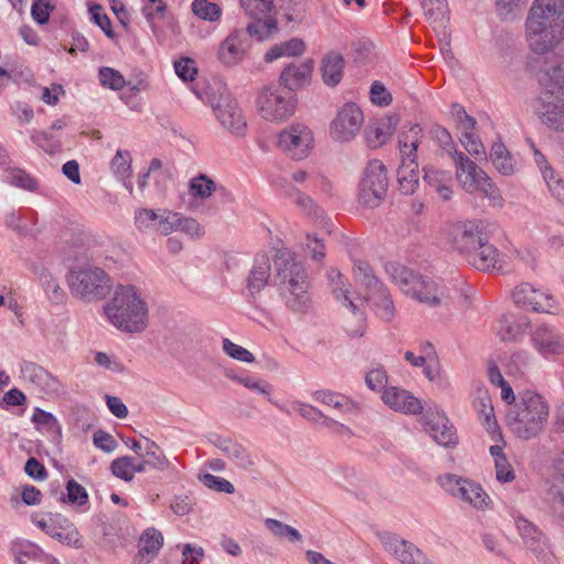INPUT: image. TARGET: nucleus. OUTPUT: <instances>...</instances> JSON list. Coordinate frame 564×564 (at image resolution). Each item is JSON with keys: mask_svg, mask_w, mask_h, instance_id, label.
Masks as SVG:
<instances>
[{"mask_svg": "<svg viewBox=\"0 0 564 564\" xmlns=\"http://www.w3.org/2000/svg\"><path fill=\"white\" fill-rule=\"evenodd\" d=\"M529 48L538 54L543 122L564 130V0H534L525 19Z\"/></svg>", "mask_w": 564, "mask_h": 564, "instance_id": "f257e3e1", "label": "nucleus"}, {"mask_svg": "<svg viewBox=\"0 0 564 564\" xmlns=\"http://www.w3.org/2000/svg\"><path fill=\"white\" fill-rule=\"evenodd\" d=\"M104 311L108 322L123 333L138 334L148 327V302L135 285L117 284Z\"/></svg>", "mask_w": 564, "mask_h": 564, "instance_id": "f03ea898", "label": "nucleus"}, {"mask_svg": "<svg viewBox=\"0 0 564 564\" xmlns=\"http://www.w3.org/2000/svg\"><path fill=\"white\" fill-rule=\"evenodd\" d=\"M274 284L285 305L294 312H306L312 303L310 282L304 264L289 250L276 251Z\"/></svg>", "mask_w": 564, "mask_h": 564, "instance_id": "7ed1b4c3", "label": "nucleus"}, {"mask_svg": "<svg viewBox=\"0 0 564 564\" xmlns=\"http://www.w3.org/2000/svg\"><path fill=\"white\" fill-rule=\"evenodd\" d=\"M65 259L77 262L67 276L69 291L75 297L91 302L104 299L110 292V278L102 269L89 263H80L82 260L98 262L94 253L87 254L82 248H76L70 249Z\"/></svg>", "mask_w": 564, "mask_h": 564, "instance_id": "20e7f679", "label": "nucleus"}, {"mask_svg": "<svg viewBox=\"0 0 564 564\" xmlns=\"http://www.w3.org/2000/svg\"><path fill=\"white\" fill-rule=\"evenodd\" d=\"M549 419V405L542 395L527 390L522 391L519 401L509 406L506 422L519 438L530 440L538 436Z\"/></svg>", "mask_w": 564, "mask_h": 564, "instance_id": "39448f33", "label": "nucleus"}, {"mask_svg": "<svg viewBox=\"0 0 564 564\" xmlns=\"http://www.w3.org/2000/svg\"><path fill=\"white\" fill-rule=\"evenodd\" d=\"M387 271L393 282L406 295L415 299L430 307L447 305L451 303V291L445 286L437 285L427 276L415 273L414 271L400 265L389 264Z\"/></svg>", "mask_w": 564, "mask_h": 564, "instance_id": "423d86ee", "label": "nucleus"}, {"mask_svg": "<svg viewBox=\"0 0 564 564\" xmlns=\"http://www.w3.org/2000/svg\"><path fill=\"white\" fill-rule=\"evenodd\" d=\"M387 271L393 282L406 295L415 299L430 307L447 305L451 303V291L445 286L437 285L427 276L415 273L414 271L400 265L389 264Z\"/></svg>", "mask_w": 564, "mask_h": 564, "instance_id": "0eeeda50", "label": "nucleus"}, {"mask_svg": "<svg viewBox=\"0 0 564 564\" xmlns=\"http://www.w3.org/2000/svg\"><path fill=\"white\" fill-rule=\"evenodd\" d=\"M456 177L467 193L480 192L494 205H502L500 191L490 177L463 152H456Z\"/></svg>", "mask_w": 564, "mask_h": 564, "instance_id": "6e6552de", "label": "nucleus"}, {"mask_svg": "<svg viewBox=\"0 0 564 564\" xmlns=\"http://www.w3.org/2000/svg\"><path fill=\"white\" fill-rule=\"evenodd\" d=\"M388 176L384 164L379 160L370 161L359 184L358 200L367 208L378 207L388 191Z\"/></svg>", "mask_w": 564, "mask_h": 564, "instance_id": "1a4fd4ad", "label": "nucleus"}, {"mask_svg": "<svg viewBox=\"0 0 564 564\" xmlns=\"http://www.w3.org/2000/svg\"><path fill=\"white\" fill-rule=\"evenodd\" d=\"M257 107L264 120L280 122L294 115L296 100L290 91L279 87H264L258 96Z\"/></svg>", "mask_w": 564, "mask_h": 564, "instance_id": "9d476101", "label": "nucleus"}, {"mask_svg": "<svg viewBox=\"0 0 564 564\" xmlns=\"http://www.w3.org/2000/svg\"><path fill=\"white\" fill-rule=\"evenodd\" d=\"M329 285L332 292L341 304L350 310L351 318L345 321V329L351 337H360L365 330V314L360 310L359 304L349 297L347 282L344 280L341 273L336 269L328 271Z\"/></svg>", "mask_w": 564, "mask_h": 564, "instance_id": "9b49d317", "label": "nucleus"}, {"mask_svg": "<svg viewBox=\"0 0 564 564\" xmlns=\"http://www.w3.org/2000/svg\"><path fill=\"white\" fill-rule=\"evenodd\" d=\"M278 148L294 160L308 156L313 147V133L304 123H292L278 134Z\"/></svg>", "mask_w": 564, "mask_h": 564, "instance_id": "f8f14e48", "label": "nucleus"}, {"mask_svg": "<svg viewBox=\"0 0 564 564\" xmlns=\"http://www.w3.org/2000/svg\"><path fill=\"white\" fill-rule=\"evenodd\" d=\"M214 112L220 124L230 133L242 137L247 130L246 117L237 100L227 91H220L212 102Z\"/></svg>", "mask_w": 564, "mask_h": 564, "instance_id": "ddd939ff", "label": "nucleus"}, {"mask_svg": "<svg viewBox=\"0 0 564 564\" xmlns=\"http://www.w3.org/2000/svg\"><path fill=\"white\" fill-rule=\"evenodd\" d=\"M440 485L453 497L468 502L476 509H485L490 503L489 496L477 484L459 478L455 475H445L440 478Z\"/></svg>", "mask_w": 564, "mask_h": 564, "instance_id": "4468645a", "label": "nucleus"}, {"mask_svg": "<svg viewBox=\"0 0 564 564\" xmlns=\"http://www.w3.org/2000/svg\"><path fill=\"white\" fill-rule=\"evenodd\" d=\"M364 123V113L354 102L345 104L330 124V137L337 142H349L356 138Z\"/></svg>", "mask_w": 564, "mask_h": 564, "instance_id": "2eb2a0df", "label": "nucleus"}, {"mask_svg": "<svg viewBox=\"0 0 564 564\" xmlns=\"http://www.w3.org/2000/svg\"><path fill=\"white\" fill-rule=\"evenodd\" d=\"M240 3L246 13L254 19V22L247 26L250 35L264 40L276 30V21L270 17L273 8L272 0H240Z\"/></svg>", "mask_w": 564, "mask_h": 564, "instance_id": "dca6fc26", "label": "nucleus"}, {"mask_svg": "<svg viewBox=\"0 0 564 564\" xmlns=\"http://www.w3.org/2000/svg\"><path fill=\"white\" fill-rule=\"evenodd\" d=\"M485 232L474 221L459 223L453 226L449 234L452 247L466 260L476 250L485 237Z\"/></svg>", "mask_w": 564, "mask_h": 564, "instance_id": "f3484780", "label": "nucleus"}, {"mask_svg": "<svg viewBox=\"0 0 564 564\" xmlns=\"http://www.w3.org/2000/svg\"><path fill=\"white\" fill-rule=\"evenodd\" d=\"M425 431L433 440L444 447H454L458 443V436L448 417L438 410H427L422 417Z\"/></svg>", "mask_w": 564, "mask_h": 564, "instance_id": "a211bd4d", "label": "nucleus"}, {"mask_svg": "<svg viewBox=\"0 0 564 564\" xmlns=\"http://www.w3.org/2000/svg\"><path fill=\"white\" fill-rule=\"evenodd\" d=\"M516 525L527 549L532 552L536 558L550 564L552 554L543 532L534 523L522 517L516 520Z\"/></svg>", "mask_w": 564, "mask_h": 564, "instance_id": "6ab92c4d", "label": "nucleus"}, {"mask_svg": "<svg viewBox=\"0 0 564 564\" xmlns=\"http://www.w3.org/2000/svg\"><path fill=\"white\" fill-rule=\"evenodd\" d=\"M512 300L519 307L541 313H552L555 300L529 283L518 285L512 292Z\"/></svg>", "mask_w": 564, "mask_h": 564, "instance_id": "aec40b11", "label": "nucleus"}, {"mask_svg": "<svg viewBox=\"0 0 564 564\" xmlns=\"http://www.w3.org/2000/svg\"><path fill=\"white\" fill-rule=\"evenodd\" d=\"M251 36L246 30H235L220 44L218 59L225 66L238 65L250 47Z\"/></svg>", "mask_w": 564, "mask_h": 564, "instance_id": "412c9836", "label": "nucleus"}, {"mask_svg": "<svg viewBox=\"0 0 564 564\" xmlns=\"http://www.w3.org/2000/svg\"><path fill=\"white\" fill-rule=\"evenodd\" d=\"M381 399L391 410L403 414H419L423 410L421 401L417 398L398 387L386 388Z\"/></svg>", "mask_w": 564, "mask_h": 564, "instance_id": "4be33fe9", "label": "nucleus"}, {"mask_svg": "<svg viewBox=\"0 0 564 564\" xmlns=\"http://www.w3.org/2000/svg\"><path fill=\"white\" fill-rule=\"evenodd\" d=\"M382 543L387 552L393 555L401 564H423V553L411 542H408L397 535H387L382 538Z\"/></svg>", "mask_w": 564, "mask_h": 564, "instance_id": "5701e85b", "label": "nucleus"}, {"mask_svg": "<svg viewBox=\"0 0 564 564\" xmlns=\"http://www.w3.org/2000/svg\"><path fill=\"white\" fill-rule=\"evenodd\" d=\"M466 261L480 271L502 268L501 253L494 245L488 242L487 236L484 237L480 245Z\"/></svg>", "mask_w": 564, "mask_h": 564, "instance_id": "b1692460", "label": "nucleus"}, {"mask_svg": "<svg viewBox=\"0 0 564 564\" xmlns=\"http://www.w3.org/2000/svg\"><path fill=\"white\" fill-rule=\"evenodd\" d=\"M163 546L162 533L154 529H147L139 538L138 553L133 558V564H150L158 556Z\"/></svg>", "mask_w": 564, "mask_h": 564, "instance_id": "393cba45", "label": "nucleus"}, {"mask_svg": "<svg viewBox=\"0 0 564 564\" xmlns=\"http://www.w3.org/2000/svg\"><path fill=\"white\" fill-rule=\"evenodd\" d=\"M271 278V262L267 254H257L246 279V289L254 296L268 285Z\"/></svg>", "mask_w": 564, "mask_h": 564, "instance_id": "a878e982", "label": "nucleus"}, {"mask_svg": "<svg viewBox=\"0 0 564 564\" xmlns=\"http://www.w3.org/2000/svg\"><path fill=\"white\" fill-rule=\"evenodd\" d=\"M312 72V59L292 63L282 70L280 82L289 90H295L310 84Z\"/></svg>", "mask_w": 564, "mask_h": 564, "instance_id": "bb28decb", "label": "nucleus"}, {"mask_svg": "<svg viewBox=\"0 0 564 564\" xmlns=\"http://www.w3.org/2000/svg\"><path fill=\"white\" fill-rule=\"evenodd\" d=\"M534 347L543 355L564 352V337L546 325H540L532 334Z\"/></svg>", "mask_w": 564, "mask_h": 564, "instance_id": "cd10ccee", "label": "nucleus"}, {"mask_svg": "<svg viewBox=\"0 0 564 564\" xmlns=\"http://www.w3.org/2000/svg\"><path fill=\"white\" fill-rule=\"evenodd\" d=\"M399 119L390 116L369 126L366 131V140L369 148L377 149L383 145L394 132Z\"/></svg>", "mask_w": 564, "mask_h": 564, "instance_id": "c85d7f7f", "label": "nucleus"}, {"mask_svg": "<svg viewBox=\"0 0 564 564\" xmlns=\"http://www.w3.org/2000/svg\"><path fill=\"white\" fill-rule=\"evenodd\" d=\"M557 474L552 478L547 500L553 511L564 521V454L557 462Z\"/></svg>", "mask_w": 564, "mask_h": 564, "instance_id": "c756f323", "label": "nucleus"}, {"mask_svg": "<svg viewBox=\"0 0 564 564\" xmlns=\"http://www.w3.org/2000/svg\"><path fill=\"white\" fill-rule=\"evenodd\" d=\"M345 59L337 52H329L322 59L321 72L323 82L330 87L337 86L343 78Z\"/></svg>", "mask_w": 564, "mask_h": 564, "instance_id": "7c9ffc66", "label": "nucleus"}, {"mask_svg": "<svg viewBox=\"0 0 564 564\" xmlns=\"http://www.w3.org/2000/svg\"><path fill=\"white\" fill-rule=\"evenodd\" d=\"M397 181L399 191L404 195L413 194L419 187L420 172L415 160L401 161L398 169Z\"/></svg>", "mask_w": 564, "mask_h": 564, "instance_id": "2f4dec72", "label": "nucleus"}, {"mask_svg": "<svg viewBox=\"0 0 564 564\" xmlns=\"http://www.w3.org/2000/svg\"><path fill=\"white\" fill-rule=\"evenodd\" d=\"M422 138V129L419 124H410L406 130H402L399 135V150L401 161L415 160L416 151Z\"/></svg>", "mask_w": 564, "mask_h": 564, "instance_id": "473e14b6", "label": "nucleus"}, {"mask_svg": "<svg viewBox=\"0 0 564 564\" xmlns=\"http://www.w3.org/2000/svg\"><path fill=\"white\" fill-rule=\"evenodd\" d=\"M52 538L75 549L83 547V540L76 525L61 514H57V523Z\"/></svg>", "mask_w": 564, "mask_h": 564, "instance_id": "72a5a7b5", "label": "nucleus"}, {"mask_svg": "<svg viewBox=\"0 0 564 564\" xmlns=\"http://www.w3.org/2000/svg\"><path fill=\"white\" fill-rule=\"evenodd\" d=\"M21 373L25 381L31 382L41 390H47L55 383L51 375L34 362H25L21 368Z\"/></svg>", "mask_w": 564, "mask_h": 564, "instance_id": "f704fd0d", "label": "nucleus"}, {"mask_svg": "<svg viewBox=\"0 0 564 564\" xmlns=\"http://www.w3.org/2000/svg\"><path fill=\"white\" fill-rule=\"evenodd\" d=\"M366 301H373L376 314L383 321L390 322L394 316V304L384 288L365 296Z\"/></svg>", "mask_w": 564, "mask_h": 564, "instance_id": "c9c22d12", "label": "nucleus"}, {"mask_svg": "<svg viewBox=\"0 0 564 564\" xmlns=\"http://www.w3.org/2000/svg\"><path fill=\"white\" fill-rule=\"evenodd\" d=\"M305 44L301 39L294 37L272 46L264 55V61L271 63L282 56H296L304 52Z\"/></svg>", "mask_w": 564, "mask_h": 564, "instance_id": "e433bc0d", "label": "nucleus"}, {"mask_svg": "<svg viewBox=\"0 0 564 564\" xmlns=\"http://www.w3.org/2000/svg\"><path fill=\"white\" fill-rule=\"evenodd\" d=\"M529 327V319L527 317H520L512 319L503 316L500 321V328L498 335L502 341H513L521 336Z\"/></svg>", "mask_w": 564, "mask_h": 564, "instance_id": "4c0bfd02", "label": "nucleus"}, {"mask_svg": "<svg viewBox=\"0 0 564 564\" xmlns=\"http://www.w3.org/2000/svg\"><path fill=\"white\" fill-rule=\"evenodd\" d=\"M218 189L217 184L206 174L193 177L188 184L189 194L199 199H207Z\"/></svg>", "mask_w": 564, "mask_h": 564, "instance_id": "58836bf2", "label": "nucleus"}, {"mask_svg": "<svg viewBox=\"0 0 564 564\" xmlns=\"http://www.w3.org/2000/svg\"><path fill=\"white\" fill-rule=\"evenodd\" d=\"M355 279L358 283L368 290V294H372L380 290L382 284L378 281L369 263L357 261L355 263Z\"/></svg>", "mask_w": 564, "mask_h": 564, "instance_id": "ea45409f", "label": "nucleus"}, {"mask_svg": "<svg viewBox=\"0 0 564 564\" xmlns=\"http://www.w3.org/2000/svg\"><path fill=\"white\" fill-rule=\"evenodd\" d=\"M12 553L17 564H26L28 561L42 560L43 550L34 543L23 541L12 545Z\"/></svg>", "mask_w": 564, "mask_h": 564, "instance_id": "a19ab883", "label": "nucleus"}, {"mask_svg": "<svg viewBox=\"0 0 564 564\" xmlns=\"http://www.w3.org/2000/svg\"><path fill=\"white\" fill-rule=\"evenodd\" d=\"M4 181L15 187L34 192L37 188V181L26 171L20 167L8 169Z\"/></svg>", "mask_w": 564, "mask_h": 564, "instance_id": "79ce46f5", "label": "nucleus"}, {"mask_svg": "<svg viewBox=\"0 0 564 564\" xmlns=\"http://www.w3.org/2000/svg\"><path fill=\"white\" fill-rule=\"evenodd\" d=\"M425 17L440 26L445 25L447 20V4L445 0H423L421 3Z\"/></svg>", "mask_w": 564, "mask_h": 564, "instance_id": "37998d69", "label": "nucleus"}, {"mask_svg": "<svg viewBox=\"0 0 564 564\" xmlns=\"http://www.w3.org/2000/svg\"><path fill=\"white\" fill-rule=\"evenodd\" d=\"M313 399L316 402L332 406L343 412H350L354 409V404L346 397L333 393L330 391H316L313 393Z\"/></svg>", "mask_w": 564, "mask_h": 564, "instance_id": "c03bdc74", "label": "nucleus"}, {"mask_svg": "<svg viewBox=\"0 0 564 564\" xmlns=\"http://www.w3.org/2000/svg\"><path fill=\"white\" fill-rule=\"evenodd\" d=\"M264 525L276 538H285L291 542L302 541V535L295 528L285 524L276 519H265Z\"/></svg>", "mask_w": 564, "mask_h": 564, "instance_id": "a18cd8bd", "label": "nucleus"}, {"mask_svg": "<svg viewBox=\"0 0 564 564\" xmlns=\"http://www.w3.org/2000/svg\"><path fill=\"white\" fill-rule=\"evenodd\" d=\"M145 441L147 445L144 447L145 453L143 454V457H145L147 463H149V466L161 470L167 468L170 462L165 457L164 453L161 451L159 445L149 438H145Z\"/></svg>", "mask_w": 564, "mask_h": 564, "instance_id": "49530a36", "label": "nucleus"}, {"mask_svg": "<svg viewBox=\"0 0 564 564\" xmlns=\"http://www.w3.org/2000/svg\"><path fill=\"white\" fill-rule=\"evenodd\" d=\"M66 497L64 494L61 500L70 505L84 506L88 502V494L86 489L74 479H69L66 485Z\"/></svg>", "mask_w": 564, "mask_h": 564, "instance_id": "de8ad7c7", "label": "nucleus"}, {"mask_svg": "<svg viewBox=\"0 0 564 564\" xmlns=\"http://www.w3.org/2000/svg\"><path fill=\"white\" fill-rule=\"evenodd\" d=\"M41 283L51 303L61 304L64 302L66 294L55 278L50 273H43L41 276Z\"/></svg>", "mask_w": 564, "mask_h": 564, "instance_id": "09e8293b", "label": "nucleus"}, {"mask_svg": "<svg viewBox=\"0 0 564 564\" xmlns=\"http://www.w3.org/2000/svg\"><path fill=\"white\" fill-rule=\"evenodd\" d=\"M192 9L198 18L208 21H217L221 14L220 8L208 0H194Z\"/></svg>", "mask_w": 564, "mask_h": 564, "instance_id": "8fccbe9b", "label": "nucleus"}, {"mask_svg": "<svg viewBox=\"0 0 564 564\" xmlns=\"http://www.w3.org/2000/svg\"><path fill=\"white\" fill-rule=\"evenodd\" d=\"M133 457L121 456L112 460L110 469L113 476L124 481L133 479Z\"/></svg>", "mask_w": 564, "mask_h": 564, "instance_id": "3c124183", "label": "nucleus"}, {"mask_svg": "<svg viewBox=\"0 0 564 564\" xmlns=\"http://www.w3.org/2000/svg\"><path fill=\"white\" fill-rule=\"evenodd\" d=\"M178 213L162 210L159 213L155 229L159 234L167 236L177 230Z\"/></svg>", "mask_w": 564, "mask_h": 564, "instance_id": "603ef678", "label": "nucleus"}, {"mask_svg": "<svg viewBox=\"0 0 564 564\" xmlns=\"http://www.w3.org/2000/svg\"><path fill=\"white\" fill-rule=\"evenodd\" d=\"M99 80L104 87L119 90L126 85L123 76L116 69L110 67H101L99 69Z\"/></svg>", "mask_w": 564, "mask_h": 564, "instance_id": "864d4df0", "label": "nucleus"}, {"mask_svg": "<svg viewBox=\"0 0 564 564\" xmlns=\"http://www.w3.org/2000/svg\"><path fill=\"white\" fill-rule=\"evenodd\" d=\"M423 180L431 188L436 192L446 183H451L452 176L451 173L446 171L436 170L434 167H424Z\"/></svg>", "mask_w": 564, "mask_h": 564, "instance_id": "5fc2aeb1", "label": "nucleus"}, {"mask_svg": "<svg viewBox=\"0 0 564 564\" xmlns=\"http://www.w3.org/2000/svg\"><path fill=\"white\" fill-rule=\"evenodd\" d=\"M31 139L50 154H54L61 150V144L54 140V135L51 131H34Z\"/></svg>", "mask_w": 564, "mask_h": 564, "instance_id": "6e6d98bb", "label": "nucleus"}, {"mask_svg": "<svg viewBox=\"0 0 564 564\" xmlns=\"http://www.w3.org/2000/svg\"><path fill=\"white\" fill-rule=\"evenodd\" d=\"M223 350L231 358L251 364L254 361V356L246 348L232 343L228 338L223 339Z\"/></svg>", "mask_w": 564, "mask_h": 564, "instance_id": "4d7b16f0", "label": "nucleus"}, {"mask_svg": "<svg viewBox=\"0 0 564 564\" xmlns=\"http://www.w3.org/2000/svg\"><path fill=\"white\" fill-rule=\"evenodd\" d=\"M177 230L193 239H199L205 234L204 228L196 219L182 216L181 214H178Z\"/></svg>", "mask_w": 564, "mask_h": 564, "instance_id": "13d9d810", "label": "nucleus"}, {"mask_svg": "<svg viewBox=\"0 0 564 564\" xmlns=\"http://www.w3.org/2000/svg\"><path fill=\"white\" fill-rule=\"evenodd\" d=\"M54 9L55 6L51 0H34L31 7V15L39 24L43 25L48 22Z\"/></svg>", "mask_w": 564, "mask_h": 564, "instance_id": "bf43d9fd", "label": "nucleus"}, {"mask_svg": "<svg viewBox=\"0 0 564 564\" xmlns=\"http://www.w3.org/2000/svg\"><path fill=\"white\" fill-rule=\"evenodd\" d=\"M199 480L207 488L218 491L232 494L235 491L234 485L225 478L214 476L212 474H204L199 476Z\"/></svg>", "mask_w": 564, "mask_h": 564, "instance_id": "052dcab7", "label": "nucleus"}, {"mask_svg": "<svg viewBox=\"0 0 564 564\" xmlns=\"http://www.w3.org/2000/svg\"><path fill=\"white\" fill-rule=\"evenodd\" d=\"M111 169L115 174L121 178L130 175L131 172V156L128 151H117L111 161Z\"/></svg>", "mask_w": 564, "mask_h": 564, "instance_id": "680f3d73", "label": "nucleus"}, {"mask_svg": "<svg viewBox=\"0 0 564 564\" xmlns=\"http://www.w3.org/2000/svg\"><path fill=\"white\" fill-rule=\"evenodd\" d=\"M527 3L528 0H496L497 11L503 18L514 17L525 8Z\"/></svg>", "mask_w": 564, "mask_h": 564, "instance_id": "e2e57ef3", "label": "nucleus"}, {"mask_svg": "<svg viewBox=\"0 0 564 564\" xmlns=\"http://www.w3.org/2000/svg\"><path fill=\"white\" fill-rule=\"evenodd\" d=\"M227 456L235 460L236 464L243 469H249L254 465V462L246 447L238 443L232 445Z\"/></svg>", "mask_w": 564, "mask_h": 564, "instance_id": "0e129e2a", "label": "nucleus"}, {"mask_svg": "<svg viewBox=\"0 0 564 564\" xmlns=\"http://www.w3.org/2000/svg\"><path fill=\"white\" fill-rule=\"evenodd\" d=\"M370 100L377 106L386 107L391 104L392 96L382 83L373 82L370 87Z\"/></svg>", "mask_w": 564, "mask_h": 564, "instance_id": "69168bd1", "label": "nucleus"}, {"mask_svg": "<svg viewBox=\"0 0 564 564\" xmlns=\"http://www.w3.org/2000/svg\"><path fill=\"white\" fill-rule=\"evenodd\" d=\"M543 177L551 191L552 195L564 206V183L560 178H554V172L551 167H546Z\"/></svg>", "mask_w": 564, "mask_h": 564, "instance_id": "338daca9", "label": "nucleus"}, {"mask_svg": "<svg viewBox=\"0 0 564 564\" xmlns=\"http://www.w3.org/2000/svg\"><path fill=\"white\" fill-rule=\"evenodd\" d=\"M204 555L205 551L202 546H196L191 543H186L182 547L181 564H199Z\"/></svg>", "mask_w": 564, "mask_h": 564, "instance_id": "774afa93", "label": "nucleus"}]
</instances>
